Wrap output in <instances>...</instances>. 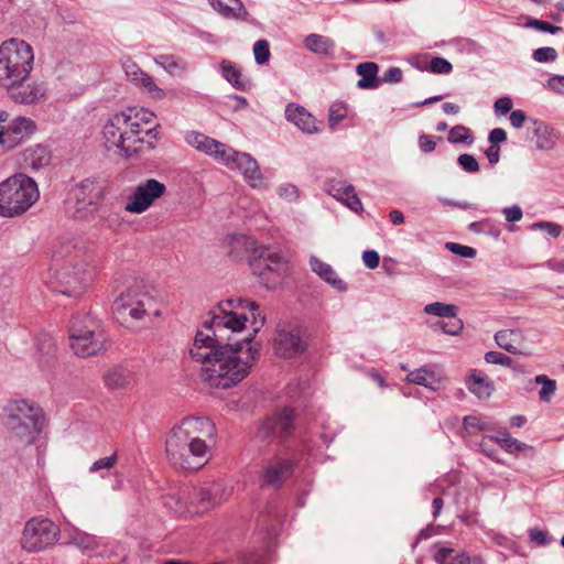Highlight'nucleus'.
<instances>
[{
    "mask_svg": "<svg viewBox=\"0 0 564 564\" xmlns=\"http://www.w3.org/2000/svg\"><path fill=\"white\" fill-rule=\"evenodd\" d=\"M197 330L189 349L192 360L200 365V377L210 387L227 389L240 382L256 361L259 348L251 346L252 336L231 341L249 318L253 334L265 323L259 306L247 299L230 297L219 302Z\"/></svg>",
    "mask_w": 564,
    "mask_h": 564,
    "instance_id": "1",
    "label": "nucleus"
},
{
    "mask_svg": "<svg viewBox=\"0 0 564 564\" xmlns=\"http://www.w3.org/2000/svg\"><path fill=\"white\" fill-rule=\"evenodd\" d=\"M215 435L216 426L209 417L183 419L166 437L165 452L169 462L180 469L198 470L209 459Z\"/></svg>",
    "mask_w": 564,
    "mask_h": 564,
    "instance_id": "2",
    "label": "nucleus"
},
{
    "mask_svg": "<svg viewBox=\"0 0 564 564\" xmlns=\"http://www.w3.org/2000/svg\"><path fill=\"white\" fill-rule=\"evenodd\" d=\"M10 442L17 449L36 444L45 425L42 409L30 400H15L6 406Z\"/></svg>",
    "mask_w": 564,
    "mask_h": 564,
    "instance_id": "3",
    "label": "nucleus"
},
{
    "mask_svg": "<svg viewBox=\"0 0 564 564\" xmlns=\"http://www.w3.org/2000/svg\"><path fill=\"white\" fill-rule=\"evenodd\" d=\"M153 127H144L135 117L126 110L113 115L104 126V140L108 150L116 149L124 158L139 151L144 135L152 132Z\"/></svg>",
    "mask_w": 564,
    "mask_h": 564,
    "instance_id": "4",
    "label": "nucleus"
},
{
    "mask_svg": "<svg viewBox=\"0 0 564 564\" xmlns=\"http://www.w3.org/2000/svg\"><path fill=\"white\" fill-rule=\"evenodd\" d=\"M32 46L23 40L10 39L0 45V86L23 83L33 68Z\"/></svg>",
    "mask_w": 564,
    "mask_h": 564,
    "instance_id": "5",
    "label": "nucleus"
},
{
    "mask_svg": "<svg viewBox=\"0 0 564 564\" xmlns=\"http://www.w3.org/2000/svg\"><path fill=\"white\" fill-rule=\"evenodd\" d=\"M39 197L35 181L25 174H15L0 183V216H21L37 202Z\"/></svg>",
    "mask_w": 564,
    "mask_h": 564,
    "instance_id": "6",
    "label": "nucleus"
},
{
    "mask_svg": "<svg viewBox=\"0 0 564 564\" xmlns=\"http://www.w3.org/2000/svg\"><path fill=\"white\" fill-rule=\"evenodd\" d=\"M59 538V527L51 519L37 516L25 522L20 538V546L29 554H37L53 547Z\"/></svg>",
    "mask_w": 564,
    "mask_h": 564,
    "instance_id": "7",
    "label": "nucleus"
},
{
    "mask_svg": "<svg viewBox=\"0 0 564 564\" xmlns=\"http://www.w3.org/2000/svg\"><path fill=\"white\" fill-rule=\"evenodd\" d=\"M252 272L264 283H276L290 273V259L283 252L268 246L253 248L249 258Z\"/></svg>",
    "mask_w": 564,
    "mask_h": 564,
    "instance_id": "8",
    "label": "nucleus"
},
{
    "mask_svg": "<svg viewBox=\"0 0 564 564\" xmlns=\"http://www.w3.org/2000/svg\"><path fill=\"white\" fill-rule=\"evenodd\" d=\"M112 312L116 319L121 324H128L130 321H141L151 314L160 315L159 310L155 308L154 299L134 288L128 289L115 300Z\"/></svg>",
    "mask_w": 564,
    "mask_h": 564,
    "instance_id": "9",
    "label": "nucleus"
},
{
    "mask_svg": "<svg viewBox=\"0 0 564 564\" xmlns=\"http://www.w3.org/2000/svg\"><path fill=\"white\" fill-rule=\"evenodd\" d=\"M106 335L97 330L96 324L89 319L84 328L73 324V354L86 358L97 355L106 348Z\"/></svg>",
    "mask_w": 564,
    "mask_h": 564,
    "instance_id": "10",
    "label": "nucleus"
},
{
    "mask_svg": "<svg viewBox=\"0 0 564 564\" xmlns=\"http://www.w3.org/2000/svg\"><path fill=\"white\" fill-rule=\"evenodd\" d=\"M166 192L164 183L155 178H147L138 183L133 193L129 196L124 210L131 214H142Z\"/></svg>",
    "mask_w": 564,
    "mask_h": 564,
    "instance_id": "11",
    "label": "nucleus"
},
{
    "mask_svg": "<svg viewBox=\"0 0 564 564\" xmlns=\"http://www.w3.org/2000/svg\"><path fill=\"white\" fill-rule=\"evenodd\" d=\"M35 130L36 124L32 119L17 117L8 127L0 126V145L11 150L29 139Z\"/></svg>",
    "mask_w": 564,
    "mask_h": 564,
    "instance_id": "12",
    "label": "nucleus"
},
{
    "mask_svg": "<svg viewBox=\"0 0 564 564\" xmlns=\"http://www.w3.org/2000/svg\"><path fill=\"white\" fill-rule=\"evenodd\" d=\"M185 140L189 145L212 156L220 164L227 163L229 155L234 154L232 148L200 132H188Z\"/></svg>",
    "mask_w": 564,
    "mask_h": 564,
    "instance_id": "13",
    "label": "nucleus"
},
{
    "mask_svg": "<svg viewBox=\"0 0 564 564\" xmlns=\"http://www.w3.org/2000/svg\"><path fill=\"white\" fill-rule=\"evenodd\" d=\"M232 485L221 479L214 480L204 487L196 488L195 499L199 505V509L196 511L198 512L200 510H207L225 502L232 495Z\"/></svg>",
    "mask_w": 564,
    "mask_h": 564,
    "instance_id": "14",
    "label": "nucleus"
},
{
    "mask_svg": "<svg viewBox=\"0 0 564 564\" xmlns=\"http://www.w3.org/2000/svg\"><path fill=\"white\" fill-rule=\"evenodd\" d=\"M224 165L230 170H238L252 188H260L262 186L264 177L258 162L250 154L234 150V154L229 155L228 162L224 163Z\"/></svg>",
    "mask_w": 564,
    "mask_h": 564,
    "instance_id": "15",
    "label": "nucleus"
},
{
    "mask_svg": "<svg viewBox=\"0 0 564 564\" xmlns=\"http://www.w3.org/2000/svg\"><path fill=\"white\" fill-rule=\"evenodd\" d=\"M293 469L294 462L290 458L274 457L268 460L261 473L262 486L281 487L292 475Z\"/></svg>",
    "mask_w": 564,
    "mask_h": 564,
    "instance_id": "16",
    "label": "nucleus"
},
{
    "mask_svg": "<svg viewBox=\"0 0 564 564\" xmlns=\"http://www.w3.org/2000/svg\"><path fill=\"white\" fill-rule=\"evenodd\" d=\"M122 68L128 77L133 84L138 87L145 90L151 97L162 100L165 98L166 94L163 89H161L155 83L154 79L143 72L139 65L133 62L130 57H126L122 59Z\"/></svg>",
    "mask_w": 564,
    "mask_h": 564,
    "instance_id": "17",
    "label": "nucleus"
},
{
    "mask_svg": "<svg viewBox=\"0 0 564 564\" xmlns=\"http://www.w3.org/2000/svg\"><path fill=\"white\" fill-rule=\"evenodd\" d=\"M294 411L283 408L268 417L261 425L260 432L263 436L286 437L293 431Z\"/></svg>",
    "mask_w": 564,
    "mask_h": 564,
    "instance_id": "18",
    "label": "nucleus"
},
{
    "mask_svg": "<svg viewBox=\"0 0 564 564\" xmlns=\"http://www.w3.org/2000/svg\"><path fill=\"white\" fill-rule=\"evenodd\" d=\"M305 349L301 330L297 328L280 329L275 337L274 350L279 357L293 358Z\"/></svg>",
    "mask_w": 564,
    "mask_h": 564,
    "instance_id": "19",
    "label": "nucleus"
},
{
    "mask_svg": "<svg viewBox=\"0 0 564 564\" xmlns=\"http://www.w3.org/2000/svg\"><path fill=\"white\" fill-rule=\"evenodd\" d=\"M196 488L183 487L166 494L163 497L164 506L176 517H182L191 511Z\"/></svg>",
    "mask_w": 564,
    "mask_h": 564,
    "instance_id": "20",
    "label": "nucleus"
},
{
    "mask_svg": "<svg viewBox=\"0 0 564 564\" xmlns=\"http://www.w3.org/2000/svg\"><path fill=\"white\" fill-rule=\"evenodd\" d=\"M104 188L98 177H88L73 188V197L78 204L96 205L102 197Z\"/></svg>",
    "mask_w": 564,
    "mask_h": 564,
    "instance_id": "21",
    "label": "nucleus"
},
{
    "mask_svg": "<svg viewBox=\"0 0 564 564\" xmlns=\"http://www.w3.org/2000/svg\"><path fill=\"white\" fill-rule=\"evenodd\" d=\"M102 381L110 391L126 390L135 382V375L123 366H112L102 375Z\"/></svg>",
    "mask_w": 564,
    "mask_h": 564,
    "instance_id": "22",
    "label": "nucleus"
},
{
    "mask_svg": "<svg viewBox=\"0 0 564 564\" xmlns=\"http://www.w3.org/2000/svg\"><path fill=\"white\" fill-rule=\"evenodd\" d=\"M326 191L334 198L346 204L351 210L357 213L362 209V204L356 195L354 186L346 181L330 180L326 185Z\"/></svg>",
    "mask_w": 564,
    "mask_h": 564,
    "instance_id": "23",
    "label": "nucleus"
},
{
    "mask_svg": "<svg viewBox=\"0 0 564 564\" xmlns=\"http://www.w3.org/2000/svg\"><path fill=\"white\" fill-rule=\"evenodd\" d=\"M10 96L15 102L34 104L43 99L46 95L44 83L33 82L28 85L17 84V86L7 87Z\"/></svg>",
    "mask_w": 564,
    "mask_h": 564,
    "instance_id": "24",
    "label": "nucleus"
},
{
    "mask_svg": "<svg viewBox=\"0 0 564 564\" xmlns=\"http://www.w3.org/2000/svg\"><path fill=\"white\" fill-rule=\"evenodd\" d=\"M285 118L305 133L318 131L315 118L302 106L289 104L285 109Z\"/></svg>",
    "mask_w": 564,
    "mask_h": 564,
    "instance_id": "25",
    "label": "nucleus"
},
{
    "mask_svg": "<svg viewBox=\"0 0 564 564\" xmlns=\"http://www.w3.org/2000/svg\"><path fill=\"white\" fill-rule=\"evenodd\" d=\"M443 376L432 367H421L412 370L406 375V380L410 383L423 386L430 390L436 391L443 382Z\"/></svg>",
    "mask_w": 564,
    "mask_h": 564,
    "instance_id": "26",
    "label": "nucleus"
},
{
    "mask_svg": "<svg viewBox=\"0 0 564 564\" xmlns=\"http://www.w3.org/2000/svg\"><path fill=\"white\" fill-rule=\"evenodd\" d=\"M37 365L43 371L48 370L56 358V346L54 338L48 334H41L35 339Z\"/></svg>",
    "mask_w": 564,
    "mask_h": 564,
    "instance_id": "27",
    "label": "nucleus"
},
{
    "mask_svg": "<svg viewBox=\"0 0 564 564\" xmlns=\"http://www.w3.org/2000/svg\"><path fill=\"white\" fill-rule=\"evenodd\" d=\"M303 44L306 50L316 55L334 57L336 44L335 41L329 36L311 33L305 36Z\"/></svg>",
    "mask_w": 564,
    "mask_h": 564,
    "instance_id": "28",
    "label": "nucleus"
},
{
    "mask_svg": "<svg viewBox=\"0 0 564 564\" xmlns=\"http://www.w3.org/2000/svg\"><path fill=\"white\" fill-rule=\"evenodd\" d=\"M310 265L313 272H315L322 280L330 284L338 291H346V283L340 280L335 270L328 263L323 262L315 256H312L310 259Z\"/></svg>",
    "mask_w": 564,
    "mask_h": 564,
    "instance_id": "29",
    "label": "nucleus"
},
{
    "mask_svg": "<svg viewBox=\"0 0 564 564\" xmlns=\"http://www.w3.org/2000/svg\"><path fill=\"white\" fill-rule=\"evenodd\" d=\"M210 6L227 19L247 20L249 17L240 0H208Z\"/></svg>",
    "mask_w": 564,
    "mask_h": 564,
    "instance_id": "30",
    "label": "nucleus"
},
{
    "mask_svg": "<svg viewBox=\"0 0 564 564\" xmlns=\"http://www.w3.org/2000/svg\"><path fill=\"white\" fill-rule=\"evenodd\" d=\"M525 336L521 329H502L495 334V341L503 350L511 354H523L518 346L524 343Z\"/></svg>",
    "mask_w": 564,
    "mask_h": 564,
    "instance_id": "31",
    "label": "nucleus"
},
{
    "mask_svg": "<svg viewBox=\"0 0 564 564\" xmlns=\"http://www.w3.org/2000/svg\"><path fill=\"white\" fill-rule=\"evenodd\" d=\"M24 165L32 171H39L51 162V153L43 145L28 148L23 153Z\"/></svg>",
    "mask_w": 564,
    "mask_h": 564,
    "instance_id": "32",
    "label": "nucleus"
},
{
    "mask_svg": "<svg viewBox=\"0 0 564 564\" xmlns=\"http://www.w3.org/2000/svg\"><path fill=\"white\" fill-rule=\"evenodd\" d=\"M94 270L90 264L76 267V272L73 273V297L83 296L88 289L93 285Z\"/></svg>",
    "mask_w": 564,
    "mask_h": 564,
    "instance_id": "33",
    "label": "nucleus"
},
{
    "mask_svg": "<svg viewBox=\"0 0 564 564\" xmlns=\"http://www.w3.org/2000/svg\"><path fill=\"white\" fill-rule=\"evenodd\" d=\"M154 63L172 76H182L188 69L187 62L174 54H160L154 57Z\"/></svg>",
    "mask_w": 564,
    "mask_h": 564,
    "instance_id": "34",
    "label": "nucleus"
},
{
    "mask_svg": "<svg viewBox=\"0 0 564 564\" xmlns=\"http://www.w3.org/2000/svg\"><path fill=\"white\" fill-rule=\"evenodd\" d=\"M357 74L361 78L357 82L360 89H376L379 86L378 70L379 67L373 62H366L357 65Z\"/></svg>",
    "mask_w": 564,
    "mask_h": 564,
    "instance_id": "35",
    "label": "nucleus"
},
{
    "mask_svg": "<svg viewBox=\"0 0 564 564\" xmlns=\"http://www.w3.org/2000/svg\"><path fill=\"white\" fill-rule=\"evenodd\" d=\"M468 390L479 399H487L491 395L494 387L487 376L473 371L466 381Z\"/></svg>",
    "mask_w": 564,
    "mask_h": 564,
    "instance_id": "36",
    "label": "nucleus"
},
{
    "mask_svg": "<svg viewBox=\"0 0 564 564\" xmlns=\"http://www.w3.org/2000/svg\"><path fill=\"white\" fill-rule=\"evenodd\" d=\"M220 68L225 79L236 89L246 90L248 88V83L242 78L241 69L238 65L224 59L220 63Z\"/></svg>",
    "mask_w": 564,
    "mask_h": 564,
    "instance_id": "37",
    "label": "nucleus"
},
{
    "mask_svg": "<svg viewBox=\"0 0 564 564\" xmlns=\"http://www.w3.org/2000/svg\"><path fill=\"white\" fill-rule=\"evenodd\" d=\"M489 441L499 444L509 454H517L531 448L530 445L511 437L507 430L499 431L498 435L490 436Z\"/></svg>",
    "mask_w": 564,
    "mask_h": 564,
    "instance_id": "38",
    "label": "nucleus"
},
{
    "mask_svg": "<svg viewBox=\"0 0 564 564\" xmlns=\"http://www.w3.org/2000/svg\"><path fill=\"white\" fill-rule=\"evenodd\" d=\"M464 429L468 434L475 435L484 431L496 430L495 424L485 417L476 415H466L463 420Z\"/></svg>",
    "mask_w": 564,
    "mask_h": 564,
    "instance_id": "39",
    "label": "nucleus"
},
{
    "mask_svg": "<svg viewBox=\"0 0 564 564\" xmlns=\"http://www.w3.org/2000/svg\"><path fill=\"white\" fill-rule=\"evenodd\" d=\"M423 312L427 315H434L442 318L455 317L458 315V307L454 304H446L443 302H433L426 304Z\"/></svg>",
    "mask_w": 564,
    "mask_h": 564,
    "instance_id": "40",
    "label": "nucleus"
},
{
    "mask_svg": "<svg viewBox=\"0 0 564 564\" xmlns=\"http://www.w3.org/2000/svg\"><path fill=\"white\" fill-rule=\"evenodd\" d=\"M228 243H229V247H230V250H229V253L230 254H240L242 250H246V251H252L253 252V248H257L259 247L260 245H257V242L254 240H252L251 238L245 236V235H232L230 237H228Z\"/></svg>",
    "mask_w": 564,
    "mask_h": 564,
    "instance_id": "41",
    "label": "nucleus"
},
{
    "mask_svg": "<svg viewBox=\"0 0 564 564\" xmlns=\"http://www.w3.org/2000/svg\"><path fill=\"white\" fill-rule=\"evenodd\" d=\"M73 545L83 551H91L97 546V540L94 535L73 528Z\"/></svg>",
    "mask_w": 564,
    "mask_h": 564,
    "instance_id": "42",
    "label": "nucleus"
},
{
    "mask_svg": "<svg viewBox=\"0 0 564 564\" xmlns=\"http://www.w3.org/2000/svg\"><path fill=\"white\" fill-rule=\"evenodd\" d=\"M534 380L538 384H542L539 392L540 399L544 402H549L556 391V381L544 375L536 376Z\"/></svg>",
    "mask_w": 564,
    "mask_h": 564,
    "instance_id": "43",
    "label": "nucleus"
},
{
    "mask_svg": "<svg viewBox=\"0 0 564 564\" xmlns=\"http://www.w3.org/2000/svg\"><path fill=\"white\" fill-rule=\"evenodd\" d=\"M448 141L451 143L471 142L469 129L462 124H457V126L453 127L448 134Z\"/></svg>",
    "mask_w": 564,
    "mask_h": 564,
    "instance_id": "44",
    "label": "nucleus"
},
{
    "mask_svg": "<svg viewBox=\"0 0 564 564\" xmlns=\"http://www.w3.org/2000/svg\"><path fill=\"white\" fill-rule=\"evenodd\" d=\"M347 116V110L344 105L334 104L329 108L328 122L332 130H335L337 124L343 121Z\"/></svg>",
    "mask_w": 564,
    "mask_h": 564,
    "instance_id": "45",
    "label": "nucleus"
},
{
    "mask_svg": "<svg viewBox=\"0 0 564 564\" xmlns=\"http://www.w3.org/2000/svg\"><path fill=\"white\" fill-rule=\"evenodd\" d=\"M128 113H131L132 117H135V120H138L140 123H142L144 127H153L155 128L154 123V113L147 110V109H137V108H128L126 109Z\"/></svg>",
    "mask_w": 564,
    "mask_h": 564,
    "instance_id": "46",
    "label": "nucleus"
},
{
    "mask_svg": "<svg viewBox=\"0 0 564 564\" xmlns=\"http://www.w3.org/2000/svg\"><path fill=\"white\" fill-rule=\"evenodd\" d=\"M256 62L260 65L265 64L270 58L269 43L265 40H259L253 45Z\"/></svg>",
    "mask_w": 564,
    "mask_h": 564,
    "instance_id": "47",
    "label": "nucleus"
},
{
    "mask_svg": "<svg viewBox=\"0 0 564 564\" xmlns=\"http://www.w3.org/2000/svg\"><path fill=\"white\" fill-rule=\"evenodd\" d=\"M530 229L531 230H543L549 236H551L553 238H557L561 235V232H562V227L558 224L552 223V221H536V223H533L530 226Z\"/></svg>",
    "mask_w": 564,
    "mask_h": 564,
    "instance_id": "48",
    "label": "nucleus"
},
{
    "mask_svg": "<svg viewBox=\"0 0 564 564\" xmlns=\"http://www.w3.org/2000/svg\"><path fill=\"white\" fill-rule=\"evenodd\" d=\"M452 69V64L441 56L433 57L429 65V70L434 74H449Z\"/></svg>",
    "mask_w": 564,
    "mask_h": 564,
    "instance_id": "49",
    "label": "nucleus"
},
{
    "mask_svg": "<svg viewBox=\"0 0 564 564\" xmlns=\"http://www.w3.org/2000/svg\"><path fill=\"white\" fill-rule=\"evenodd\" d=\"M458 165L467 173L479 172V163L476 158L468 153H463L457 158Z\"/></svg>",
    "mask_w": 564,
    "mask_h": 564,
    "instance_id": "50",
    "label": "nucleus"
},
{
    "mask_svg": "<svg viewBox=\"0 0 564 564\" xmlns=\"http://www.w3.org/2000/svg\"><path fill=\"white\" fill-rule=\"evenodd\" d=\"M445 248L462 258H474L477 253L476 249L456 242H446Z\"/></svg>",
    "mask_w": 564,
    "mask_h": 564,
    "instance_id": "51",
    "label": "nucleus"
},
{
    "mask_svg": "<svg viewBox=\"0 0 564 564\" xmlns=\"http://www.w3.org/2000/svg\"><path fill=\"white\" fill-rule=\"evenodd\" d=\"M447 318H448L447 322L441 323V327H442L443 332L445 334L453 335V336L458 335L464 327L462 319L457 315H455V317H447Z\"/></svg>",
    "mask_w": 564,
    "mask_h": 564,
    "instance_id": "52",
    "label": "nucleus"
},
{
    "mask_svg": "<svg viewBox=\"0 0 564 564\" xmlns=\"http://www.w3.org/2000/svg\"><path fill=\"white\" fill-rule=\"evenodd\" d=\"M557 57V52L553 47H540L533 51V58L539 63L554 62Z\"/></svg>",
    "mask_w": 564,
    "mask_h": 564,
    "instance_id": "53",
    "label": "nucleus"
},
{
    "mask_svg": "<svg viewBox=\"0 0 564 564\" xmlns=\"http://www.w3.org/2000/svg\"><path fill=\"white\" fill-rule=\"evenodd\" d=\"M485 360L488 364L500 365L503 367H510L512 365V359L509 356L494 350L485 354Z\"/></svg>",
    "mask_w": 564,
    "mask_h": 564,
    "instance_id": "54",
    "label": "nucleus"
},
{
    "mask_svg": "<svg viewBox=\"0 0 564 564\" xmlns=\"http://www.w3.org/2000/svg\"><path fill=\"white\" fill-rule=\"evenodd\" d=\"M278 195L288 202H295L299 198V188L293 184H282L278 187Z\"/></svg>",
    "mask_w": 564,
    "mask_h": 564,
    "instance_id": "55",
    "label": "nucleus"
},
{
    "mask_svg": "<svg viewBox=\"0 0 564 564\" xmlns=\"http://www.w3.org/2000/svg\"><path fill=\"white\" fill-rule=\"evenodd\" d=\"M117 459H118L117 454H112L111 456L100 458V459L96 460L89 467V471L90 473H96V471H99L101 469H110V468H112L116 465Z\"/></svg>",
    "mask_w": 564,
    "mask_h": 564,
    "instance_id": "56",
    "label": "nucleus"
},
{
    "mask_svg": "<svg viewBox=\"0 0 564 564\" xmlns=\"http://www.w3.org/2000/svg\"><path fill=\"white\" fill-rule=\"evenodd\" d=\"M527 25L530 26V28H533L535 30H539V31H542V32H547V33H551V34H556V33L562 31L561 26L552 25V24H550L546 21H541V20H536V19H531L527 23Z\"/></svg>",
    "mask_w": 564,
    "mask_h": 564,
    "instance_id": "57",
    "label": "nucleus"
},
{
    "mask_svg": "<svg viewBox=\"0 0 564 564\" xmlns=\"http://www.w3.org/2000/svg\"><path fill=\"white\" fill-rule=\"evenodd\" d=\"M529 538L532 542L536 543L538 545H546L551 541L549 533L538 528L529 530Z\"/></svg>",
    "mask_w": 564,
    "mask_h": 564,
    "instance_id": "58",
    "label": "nucleus"
},
{
    "mask_svg": "<svg viewBox=\"0 0 564 564\" xmlns=\"http://www.w3.org/2000/svg\"><path fill=\"white\" fill-rule=\"evenodd\" d=\"M512 106H513V104H512L511 98H509V97H501V98L496 100V102L494 105V108H495V112L498 116H505V115H507L508 112L511 111Z\"/></svg>",
    "mask_w": 564,
    "mask_h": 564,
    "instance_id": "59",
    "label": "nucleus"
},
{
    "mask_svg": "<svg viewBox=\"0 0 564 564\" xmlns=\"http://www.w3.org/2000/svg\"><path fill=\"white\" fill-rule=\"evenodd\" d=\"M362 261L368 269H376L380 263V256L376 250H366L362 253Z\"/></svg>",
    "mask_w": 564,
    "mask_h": 564,
    "instance_id": "60",
    "label": "nucleus"
},
{
    "mask_svg": "<svg viewBox=\"0 0 564 564\" xmlns=\"http://www.w3.org/2000/svg\"><path fill=\"white\" fill-rule=\"evenodd\" d=\"M403 73L399 67H390L387 69L382 76V82L389 84H397L402 80Z\"/></svg>",
    "mask_w": 564,
    "mask_h": 564,
    "instance_id": "61",
    "label": "nucleus"
},
{
    "mask_svg": "<svg viewBox=\"0 0 564 564\" xmlns=\"http://www.w3.org/2000/svg\"><path fill=\"white\" fill-rule=\"evenodd\" d=\"M502 214L505 215L507 221L509 223H516L521 220L523 213L520 206L513 205L510 207H505L502 209Z\"/></svg>",
    "mask_w": 564,
    "mask_h": 564,
    "instance_id": "62",
    "label": "nucleus"
},
{
    "mask_svg": "<svg viewBox=\"0 0 564 564\" xmlns=\"http://www.w3.org/2000/svg\"><path fill=\"white\" fill-rule=\"evenodd\" d=\"M419 147L422 152L430 153L435 150L436 142L434 141V138L432 135L421 134L419 137Z\"/></svg>",
    "mask_w": 564,
    "mask_h": 564,
    "instance_id": "63",
    "label": "nucleus"
},
{
    "mask_svg": "<svg viewBox=\"0 0 564 564\" xmlns=\"http://www.w3.org/2000/svg\"><path fill=\"white\" fill-rule=\"evenodd\" d=\"M547 87L557 94H564V76H551L547 80Z\"/></svg>",
    "mask_w": 564,
    "mask_h": 564,
    "instance_id": "64",
    "label": "nucleus"
}]
</instances>
